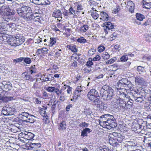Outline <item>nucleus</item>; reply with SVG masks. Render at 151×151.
I'll use <instances>...</instances> for the list:
<instances>
[{"instance_id": "nucleus-43", "label": "nucleus", "mask_w": 151, "mask_h": 151, "mask_svg": "<svg viewBox=\"0 0 151 151\" xmlns=\"http://www.w3.org/2000/svg\"><path fill=\"white\" fill-rule=\"evenodd\" d=\"M55 88L54 87L49 86L47 87L46 90L49 92H53L55 91Z\"/></svg>"}, {"instance_id": "nucleus-22", "label": "nucleus", "mask_w": 151, "mask_h": 151, "mask_svg": "<svg viewBox=\"0 0 151 151\" xmlns=\"http://www.w3.org/2000/svg\"><path fill=\"white\" fill-rule=\"evenodd\" d=\"M48 51V50L47 48L43 47L42 49H38L36 53H37V52L38 53V54H37V55L40 54H46L47 53Z\"/></svg>"}, {"instance_id": "nucleus-29", "label": "nucleus", "mask_w": 151, "mask_h": 151, "mask_svg": "<svg viewBox=\"0 0 151 151\" xmlns=\"http://www.w3.org/2000/svg\"><path fill=\"white\" fill-rule=\"evenodd\" d=\"M125 91H124L123 90H120L119 91L120 96L121 97H126V98H128L129 99V98H130V97L128 95L125 93Z\"/></svg>"}, {"instance_id": "nucleus-6", "label": "nucleus", "mask_w": 151, "mask_h": 151, "mask_svg": "<svg viewBox=\"0 0 151 151\" xmlns=\"http://www.w3.org/2000/svg\"><path fill=\"white\" fill-rule=\"evenodd\" d=\"M93 104L96 105L97 107L99 108L101 110L106 109L107 107L104 106L105 104L99 98L96 99L92 101Z\"/></svg>"}, {"instance_id": "nucleus-63", "label": "nucleus", "mask_w": 151, "mask_h": 151, "mask_svg": "<svg viewBox=\"0 0 151 151\" xmlns=\"http://www.w3.org/2000/svg\"><path fill=\"white\" fill-rule=\"evenodd\" d=\"M88 124L86 123L85 122H82L80 126L82 127H88Z\"/></svg>"}, {"instance_id": "nucleus-62", "label": "nucleus", "mask_w": 151, "mask_h": 151, "mask_svg": "<svg viewBox=\"0 0 151 151\" xmlns=\"http://www.w3.org/2000/svg\"><path fill=\"white\" fill-rule=\"evenodd\" d=\"M144 98L145 99L149 101L150 102H151V96L150 95H146L144 96Z\"/></svg>"}, {"instance_id": "nucleus-13", "label": "nucleus", "mask_w": 151, "mask_h": 151, "mask_svg": "<svg viewBox=\"0 0 151 151\" xmlns=\"http://www.w3.org/2000/svg\"><path fill=\"white\" fill-rule=\"evenodd\" d=\"M26 145L29 150H34L40 147L41 145L39 143H31L26 144Z\"/></svg>"}, {"instance_id": "nucleus-38", "label": "nucleus", "mask_w": 151, "mask_h": 151, "mask_svg": "<svg viewBox=\"0 0 151 151\" xmlns=\"http://www.w3.org/2000/svg\"><path fill=\"white\" fill-rule=\"evenodd\" d=\"M74 91L77 92L78 93L81 94L82 92L83 91V90L81 85H80L79 86H78Z\"/></svg>"}, {"instance_id": "nucleus-39", "label": "nucleus", "mask_w": 151, "mask_h": 151, "mask_svg": "<svg viewBox=\"0 0 151 151\" xmlns=\"http://www.w3.org/2000/svg\"><path fill=\"white\" fill-rule=\"evenodd\" d=\"M136 99H135V101L136 102H138L141 103L142 101H144L145 99L144 96H137V97H136Z\"/></svg>"}, {"instance_id": "nucleus-35", "label": "nucleus", "mask_w": 151, "mask_h": 151, "mask_svg": "<svg viewBox=\"0 0 151 151\" xmlns=\"http://www.w3.org/2000/svg\"><path fill=\"white\" fill-rule=\"evenodd\" d=\"M64 88L65 89L67 88V91L68 94H70L71 93L72 88L69 86L64 85Z\"/></svg>"}, {"instance_id": "nucleus-45", "label": "nucleus", "mask_w": 151, "mask_h": 151, "mask_svg": "<svg viewBox=\"0 0 151 151\" xmlns=\"http://www.w3.org/2000/svg\"><path fill=\"white\" fill-rule=\"evenodd\" d=\"M56 42V39L54 37H50V45L52 46Z\"/></svg>"}, {"instance_id": "nucleus-40", "label": "nucleus", "mask_w": 151, "mask_h": 151, "mask_svg": "<svg viewBox=\"0 0 151 151\" xmlns=\"http://www.w3.org/2000/svg\"><path fill=\"white\" fill-rule=\"evenodd\" d=\"M88 26L87 25H84L80 28V30L82 32H85L88 29Z\"/></svg>"}, {"instance_id": "nucleus-58", "label": "nucleus", "mask_w": 151, "mask_h": 151, "mask_svg": "<svg viewBox=\"0 0 151 151\" xmlns=\"http://www.w3.org/2000/svg\"><path fill=\"white\" fill-rule=\"evenodd\" d=\"M110 37V40L112 41L113 40H115L117 37V35L116 34L113 33L111 35Z\"/></svg>"}, {"instance_id": "nucleus-31", "label": "nucleus", "mask_w": 151, "mask_h": 151, "mask_svg": "<svg viewBox=\"0 0 151 151\" xmlns=\"http://www.w3.org/2000/svg\"><path fill=\"white\" fill-rule=\"evenodd\" d=\"M38 14L37 12H35L34 14L32 13V20L33 19L35 21H38L39 22L40 21V17L38 14V16H35L36 14Z\"/></svg>"}, {"instance_id": "nucleus-49", "label": "nucleus", "mask_w": 151, "mask_h": 151, "mask_svg": "<svg viewBox=\"0 0 151 151\" xmlns=\"http://www.w3.org/2000/svg\"><path fill=\"white\" fill-rule=\"evenodd\" d=\"M4 86V90L6 91H8L11 90L12 88V86L11 85H5Z\"/></svg>"}, {"instance_id": "nucleus-42", "label": "nucleus", "mask_w": 151, "mask_h": 151, "mask_svg": "<svg viewBox=\"0 0 151 151\" xmlns=\"http://www.w3.org/2000/svg\"><path fill=\"white\" fill-rule=\"evenodd\" d=\"M101 58L99 55H96L95 57L92 59L91 58H89V60H92L93 61H96L99 60L101 59Z\"/></svg>"}, {"instance_id": "nucleus-12", "label": "nucleus", "mask_w": 151, "mask_h": 151, "mask_svg": "<svg viewBox=\"0 0 151 151\" xmlns=\"http://www.w3.org/2000/svg\"><path fill=\"white\" fill-rule=\"evenodd\" d=\"M109 139V143L110 144L114 147L117 146L119 145V142H118V140L117 139V138L114 137H111L110 136V134L108 136Z\"/></svg>"}, {"instance_id": "nucleus-11", "label": "nucleus", "mask_w": 151, "mask_h": 151, "mask_svg": "<svg viewBox=\"0 0 151 151\" xmlns=\"http://www.w3.org/2000/svg\"><path fill=\"white\" fill-rule=\"evenodd\" d=\"M22 136L25 140H28L32 139L35 135L31 132L25 131L22 132Z\"/></svg>"}, {"instance_id": "nucleus-48", "label": "nucleus", "mask_w": 151, "mask_h": 151, "mask_svg": "<svg viewBox=\"0 0 151 151\" xmlns=\"http://www.w3.org/2000/svg\"><path fill=\"white\" fill-rule=\"evenodd\" d=\"M13 23H10L8 24H6L5 25H6V30H10L12 29L13 27Z\"/></svg>"}, {"instance_id": "nucleus-3", "label": "nucleus", "mask_w": 151, "mask_h": 151, "mask_svg": "<svg viewBox=\"0 0 151 151\" xmlns=\"http://www.w3.org/2000/svg\"><path fill=\"white\" fill-rule=\"evenodd\" d=\"M99 89L100 95L104 100H110L114 96V90L106 85L104 86L101 88H99Z\"/></svg>"}, {"instance_id": "nucleus-27", "label": "nucleus", "mask_w": 151, "mask_h": 151, "mask_svg": "<svg viewBox=\"0 0 151 151\" xmlns=\"http://www.w3.org/2000/svg\"><path fill=\"white\" fill-rule=\"evenodd\" d=\"M66 128V123L64 121H62L60 124L58 129L60 130H63L65 129Z\"/></svg>"}, {"instance_id": "nucleus-28", "label": "nucleus", "mask_w": 151, "mask_h": 151, "mask_svg": "<svg viewBox=\"0 0 151 151\" xmlns=\"http://www.w3.org/2000/svg\"><path fill=\"white\" fill-rule=\"evenodd\" d=\"M29 115V114L27 112H22V113L19 116L21 118L23 119L24 121L25 120L27 119L28 118L27 117H28Z\"/></svg>"}, {"instance_id": "nucleus-25", "label": "nucleus", "mask_w": 151, "mask_h": 151, "mask_svg": "<svg viewBox=\"0 0 151 151\" xmlns=\"http://www.w3.org/2000/svg\"><path fill=\"white\" fill-rule=\"evenodd\" d=\"M137 71L139 74L142 75L143 73L145 72L146 70L145 67L139 66L137 67Z\"/></svg>"}, {"instance_id": "nucleus-18", "label": "nucleus", "mask_w": 151, "mask_h": 151, "mask_svg": "<svg viewBox=\"0 0 151 151\" xmlns=\"http://www.w3.org/2000/svg\"><path fill=\"white\" fill-rule=\"evenodd\" d=\"M8 44L13 46H17L16 42V39H15L14 37H10L9 39L6 41Z\"/></svg>"}, {"instance_id": "nucleus-21", "label": "nucleus", "mask_w": 151, "mask_h": 151, "mask_svg": "<svg viewBox=\"0 0 151 151\" xmlns=\"http://www.w3.org/2000/svg\"><path fill=\"white\" fill-rule=\"evenodd\" d=\"M28 119L25 120V122L30 123H33L35 121L36 117L32 115H29L27 117Z\"/></svg>"}, {"instance_id": "nucleus-5", "label": "nucleus", "mask_w": 151, "mask_h": 151, "mask_svg": "<svg viewBox=\"0 0 151 151\" xmlns=\"http://www.w3.org/2000/svg\"><path fill=\"white\" fill-rule=\"evenodd\" d=\"M99 89H91L87 94V96L88 99L92 101L96 99L100 98L99 94Z\"/></svg>"}, {"instance_id": "nucleus-56", "label": "nucleus", "mask_w": 151, "mask_h": 151, "mask_svg": "<svg viewBox=\"0 0 151 151\" xmlns=\"http://www.w3.org/2000/svg\"><path fill=\"white\" fill-rule=\"evenodd\" d=\"M132 102L130 101V100L128 101L127 103H126V106L127 107V108H130L132 105Z\"/></svg>"}, {"instance_id": "nucleus-8", "label": "nucleus", "mask_w": 151, "mask_h": 151, "mask_svg": "<svg viewBox=\"0 0 151 151\" xmlns=\"http://www.w3.org/2000/svg\"><path fill=\"white\" fill-rule=\"evenodd\" d=\"M2 111L4 115H11L14 114L15 110L9 105H6L5 107H3Z\"/></svg>"}, {"instance_id": "nucleus-47", "label": "nucleus", "mask_w": 151, "mask_h": 151, "mask_svg": "<svg viewBox=\"0 0 151 151\" xmlns=\"http://www.w3.org/2000/svg\"><path fill=\"white\" fill-rule=\"evenodd\" d=\"M78 42L81 43H84L86 42V40L83 37H81L78 38L77 40Z\"/></svg>"}, {"instance_id": "nucleus-7", "label": "nucleus", "mask_w": 151, "mask_h": 151, "mask_svg": "<svg viewBox=\"0 0 151 151\" xmlns=\"http://www.w3.org/2000/svg\"><path fill=\"white\" fill-rule=\"evenodd\" d=\"M14 36L16 39L17 46L21 45L25 41L24 37L22 36V35L18 32H16Z\"/></svg>"}, {"instance_id": "nucleus-37", "label": "nucleus", "mask_w": 151, "mask_h": 151, "mask_svg": "<svg viewBox=\"0 0 151 151\" xmlns=\"http://www.w3.org/2000/svg\"><path fill=\"white\" fill-rule=\"evenodd\" d=\"M134 88V85L132 84L131 82L129 81V83L127 84L126 88V90L127 91V90H128L129 89L131 91L133 90Z\"/></svg>"}, {"instance_id": "nucleus-53", "label": "nucleus", "mask_w": 151, "mask_h": 151, "mask_svg": "<svg viewBox=\"0 0 151 151\" xmlns=\"http://www.w3.org/2000/svg\"><path fill=\"white\" fill-rule=\"evenodd\" d=\"M40 113L41 115L43 116H45L46 111L45 110V109L44 108H41L40 109Z\"/></svg>"}, {"instance_id": "nucleus-55", "label": "nucleus", "mask_w": 151, "mask_h": 151, "mask_svg": "<svg viewBox=\"0 0 151 151\" xmlns=\"http://www.w3.org/2000/svg\"><path fill=\"white\" fill-rule=\"evenodd\" d=\"M83 71L86 73H88L91 71V68L89 67H86L83 69Z\"/></svg>"}, {"instance_id": "nucleus-60", "label": "nucleus", "mask_w": 151, "mask_h": 151, "mask_svg": "<svg viewBox=\"0 0 151 151\" xmlns=\"http://www.w3.org/2000/svg\"><path fill=\"white\" fill-rule=\"evenodd\" d=\"M145 41L146 42H151V36L149 35H147L145 37Z\"/></svg>"}, {"instance_id": "nucleus-20", "label": "nucleus", "mask_w": 151, "mask_h": 151, "mask_svg": "<svg viewBox=\"0 0 151 151\" xmlns=\"http://www.w3.org/2000/svg\"><path fill=\"white\" fill-rule=\"evenodd\" d=\"M10 37L9 35L6 34L0 33V40L1 41H4L6 42Z\"/></svg>"}, {"instance_id": "nucleus-36", "label": "nucleus", "mask_w": 151, "mask_h": 151, "mask_svg": "<svg viewBox=\"0 0 151 151\" xmlns=\"http://www.w3.org/2000/svg\"><path fill=\"white\" fill-rule=\"evenodd\" d=\"M136 17L137 20L140 21H142L145 18L143 15L138 13L136 14Z\"/></svg>"}, {"instance_id": "nucleus-44", "label": "nucleus", "mask_w": 151, "mask_h": 151, "mask_svg": "<svg viewBox=\"0 0 151 151\" xmlns=\"http://www.w3.org/2000/svg\"><path fill=\"white\" fill-rule=\"evenodd\" d=\"M22 57H20L16 59H14L13 60V63H15V65L17 63H19L22 62Z\"/></svg>"}, {"instance_id": "nucleus-30", "label": "nucleus", "mask_w": 151, "mask_h": 151, "mask_svg": "<svg viewBox=\"0 0 151 151\" xmlns=\"http://www.w3.org/2000/svg\"><path fill=\"white\" fill-rule=\"evenodd\" d=\"M67 47L71 50L73 52H75L78 51V50L76 48V46L74 45H67Z\"/></svg>"}, {"instance_id": "nucleus-26", "label": "nucleus", "mask_w": 151, "mask_h": 151, "mask_svg": "<svg viewBox=\"0 0 151 151\" xmlns=\"http://www.w3.org/2000/svg\"><path fill=\"white\" fill-rule=\"evenodd\" d=\"M78 93L77 92H75L74 91L73 94V98H72L70 99V100L71 101H75L76 100L78 99V98L80 96L81 94Z\"/></svg>"}, {"instance_id": "nucleus-54", "label": "nucleus", "mask_w": 151, "mask_h": 151, "mask_svg": "<svg viewBox=\"0 0 151 151\" xmlns=\"http://www.w3.org/2000/svg\"><path fill=\"white\" fill-rule=\"evenodd\" d=\"M119 81H120L121 82H123L124 83H125L126 85H127L128 83H129V81L128 79L126 78H122Z\"/></svg>"}, {"instance_id": "nucleus-19", "label": "nucleus", "mask_w": 151, "mask_h": 151, "mask_svg": "<svg viewBox=\"0 0 151 151\" xmlns=\"http://www.w3.org/2000/svg\"><path fill=\"white\" fill-rule=\"evenodd\" d=\"M135 82L136 84L142 85L144 83L145 81L143 78L138 76L135 78Z\"/></svg>"}, {"instance_id": "nucleus-24", "label": "nucleus", "mask_w": 151, "mask_h": 151, "mask_svg": "<svg viewBox=\"0 0 151 151\" xmlns=\"http://www.w3.org/2000/svg\"><path fill=\"white\" fill-rule=\"evenodd\" d=\"M118 105H119L120 107L124 108L126 107V102L121 98L119 99Z\"/></svg>"}, {"instance_id": "nucleus-10", "label": "nucleus", "mask_w": 151, "mask_h": 151, "mask_svg": "<svg viewBox=\"0 0 151 151\" xmlns=\"http://www.w3.org/2000/svg\"><path fill=\"white\" fill-rule=\"evenodd\" d=\"M110 136L111 137H114L115 138H117L118 142H119L120 143L122 142L124 138V134H122L120 133L116 132L111 133L110 134Z\"/></svg>"}, {"instance_id": "nucleus-41", "label": "nucleus", "mask_w": 151, "mask_h": 151, "mask_svg": "<svg viewBox=\"0 0 151 151\" xmlns=\"http://www.w3.org/2000/svg\"><path fill=\"white\" fill-rule=\"evenodd\" d=\"M112 99V101H111V103L112 105H118V103L119 101V99H116L115 98L113 99V97L111 99Z\"/></svg>"}, {"instance_id": "nucleus-34", "label": "nucleus", "mask_w": 151, "mask_h": 151, "mask_svg": "<svg viewBox=\"0 0 151 151\" xmlns=\"http://www.w3.org/2000/svg\"><path fill=\"white\" fill-rule=\"evenodd\" d=\"M90 129L89 128H86L82 131L81 135L83 137L87 136V132H88L89 133L90 132Z\"/></svg>"}, {"instance_id": "nucleus-50", "label": "nucleus", "mask_w": 151, "mask_h": 151, "mask_svg": "<svg viewBox=\"0 0 151 151\" xmlns=\"http://www.w3.org/2000/svg\"><path fill=\"white\" fill-rule=\"evenodd\" d=\"M128 59L127 55H123L121 58L120 60L122 62H125Z\"/></svg>"}, {"instance_id": "nucleus-14", "label": "nucleus", "mask_w": 151, "mask_h": 151, "mask_svg": "<svg viewBox=\"0 0 151 151\" xmlns=\"http://www.w3.org/2000/svg\"><path fill=\"white\" fill-rule=\"evenodd\" d=\"M42 78H43V81L46 82L47 81H52L54 80L55 78L52 74H48V75L46 74H43Z\"/></svg>"}, {"instance_id": "nucleus-17", "label": "nucleus", "mask_w": 151, "mask_h": 151, "mask_svg": "<svg viewBox=\"0 0 151 151\" xmlns=\"http://www.w3.org/2000/svg\"><path fill=\"white\" fill-rule=\"evenodd\" d=\"M117 86L118 88V89H119L120 90H123L124 91L127 92L126 90V88L127 85H126L123 82H121L120 81H119L117 83Z\"/></svg>"}, {"instance_id": "nucleus-2", "label": "nucleus", "mask_w": 151, "mask_h": 151, "mask_svg": "<svg viewBox=\"0 0 151 151\" xmlns=\"http://www.w3.org/2000/svg\"><path fill=\"white\" fill-rule=\"evenodd\" d=\"M16 11L19 15L26 21H29L32 20L33 13L29 6H23L20 8L17 9Z\"/></svg>"}, {"instance_id": "nucleus-61", "label": "nucleus", "mask_w": 151, "mask_h": 151, "mask_svg": "<svg viewBox=\"0 0 151 151\" xmlns=\"http://www.w3.org/2000/svg\"><path fill=\"white\" fill-rule=\"evenodd\" d=\"M69 13L72 14H75V10L72 7H70L69 9Z\"/></svg>"}, {"instance_id": "nucleus-64", "label": "nucleus", "mask_w": 151, "mask_h": 151, "mask_svg": "<svg viewBox=\"0 0 151 151\" xmlns=\"http://www.w3.org/2000/svg\"><path fill=\"white\" fill-rule=\"evenodd\" d=\"M110 150L109 148H108L107 147H105L102 148H101V149H99V150L98 151H109Z\"/></svg>"}, {"instance_id": "nucleus-33", "label": "nucleus", "mask_w": 151, "mask_h": 151, "mask_svg": "<svg viewBox=\"0 0 151 151\" xmlns=\"http://www.w3.org/2000/svg\"><path fill=\"white\" fill-rule=\"evenodd\" d=\"M22 61L27 64H29L32 62L31 59L29 58L22 57Z\"/></svg>"}, {"instance_id": "nucleus-16", "label": "nucleus", "mask_w": 151, "mask_h": 151, "mask_svg": "<svg viewBox=\"0 0 151 151\" xmlns=\"http://www.w3.org/2000/svg\"><path fill=\"white\" fill-rule=\"evenodd\" d=\"M134 4L132 1H129L127 3V4L126 5V7L131 12H133L134 9Z\"/></svg>"}, {"instance_id": "nucleus-1", "label": "nucleus", "mask_w": 151, "mask_h": 151, "mask_svg": "<svg viewBox=\"0 0 151 151\" xmlns=\"http://www.w3.org/2000/svg\"><path fill=\"white\" fill-rule=\"evenodd\" d=\"M99 124L103 128L110 129L117 126L116 120L113 115L109 114L102 115L99 119Z\"/></svg>"}, {"instance_id": "nucleus-57", "label": "nucleus", "mask_w": 151, "mask_h": 151, "mask_svg": "<svg viewBox=\"0 0 151 151\" xmlns=\"http://www.w3.org/2000/svg\"><path fill=\"white\" fill-rule=\"evenodd\" d=\"M58 103H60L59 101L55 100L53 102V104L52 106V109L53 110L56 107L57 104Z\"/></svg>"}, {"instance_id": "nucleus-23", "label": "nucleus", "mask_w": 151, "mask_h": 151, "mask_svg": "<svg viewBox=\"0 0 151 151\" xmlns=\"http://www.w3.org/2000/svg\"><path fill=\"white\" fill-rule=\"evenodd\" d=\"M101 15L102 17V18H101V19L104 21H107L108 20L109 17L107 14L106 12H102L101 13Z\"/></svg>"}, {"instance_id": "nucleus-59", "label": "nucleus", "mask_w": 151, "mask_h": 151, "mask_svg": "<svg viewBox=\"0 0 151 151\" xmlns=\"http://www.w3.org/2000/svg\"><path fill=\"white\" fill-rule=\"evenodd\" d=\"M105 48L103 46H100L98 47V51L100 52H101L105 50Z\"/></svg>"}, {"instance_id": "nucleus-4", "label": "nucleus", "mask_w": 151, "mask_h": 151, "mask_svg": "<svg viewBox=\"0 0 151 151\" xmlns=\"http://www.w3.org/2000/svg\"><path fill=\"white\" fill-rule=\"evenodd\" d=\"M2 11H4V14L2 16L3 21L9 22L10 20L12 19V15H14L15 11H12V12L9 7L7 6H2L1 7Z\"/></svg>"}, {"instance_id": "nucleus-15", "label": "nucleus", "mask_w": 151, "mask_h": 151, "mask_svg": "<svg viewBox=\"0 0 151 151\" xmlns=\"http://www.w3.org/2000/svg\"><path fill=\"white\" fill-rule=\"evenodd\" d=\"M52 16L55 18L60 17L62 18V13L59 9L55 10L52 14Z\"/></svg>"}, {"instance_id": "nucleus-51", "label": "nucleus", "mask_w": 151, "mask_h": 151, "mask_svg": "<svg viewBox=\"0 0 151 151\" xmlns=\"http://www.w3.org/2000/svg\"><path fill=\"white\" fill-rule=\"evenodd\" d=\"M25 72L23 73L22 74V76H24L23 77V78L25 80H29L31 78V76L29 75L26 74Z\"/></svg>"}, {"instance_id": "nucleus-32", "label": "nucleus", "mask_w": 151, "mask_h": 151, "mask_svg": "<svg viewBox=\"0 0 151 151\" xmlns=\"http://www.w3.org/2000/svg\"><path fill=\"white\" fill-rule=\"evenodd\" d=\"M143 7L147 9H149L151 7V2H147L146 1H142Z\"/></svg>"}, {"instance_id": "nucleus-46", "label": "nucleus", "mask_w": 151, "mask_h": 151, "mask_svg": "<svg viewBox=\"0 0 151 151\" xmlns=\"http://www.w3.org/2000/svg\"><path fill=\"white\" fill-rule=\"evenodd\" d=\"M91 15L93 18L95 19H97L99 17V14L96 13V12H95L91 13Z\"/></svg>"}, {"instance_id": "nucleus-9", "label": "nucleus", "mask_w": 151, "mask_h": 151, "mask_svg": "<svg viewBox=\"0 0 151 151\" xmlns=\"http://www.w3.org/2000/svg\"><path fill=\"white\" fill-rule=\"evenodd\" d=\"M104 24V32L106 35L108 33L109 31H112L114 30V26L110 22H106Z\"/></svg>"}, {"instance_id": "nucleus-52", "label": "nucleus", "mask_w": 151, "mask_h": 151, "mask_svg": "<svg viewBox=\"0 0 151 151\" xmlns=\"http://www.w3.org/2000/svg\"><path fill=\"white\" fill-rule=\"evenodd\" d=\"M116 60V58H111L106 61V64H109L113 63Z\"/></svg>"}]
</instances>
